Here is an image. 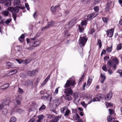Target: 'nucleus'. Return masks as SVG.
Segmentation results:
<instances>
[{"label": "nucleus", "instance_id": "obj_27", "mask_svg": "<svg viewBox=\"0 0 122 122\" xmlns=\"http://www.w3.org/2000/svg\"><path fill=\"white\" fill-rule=\"evenodd\" d=\"M60 118L61 117H56L54 119L50 120L49 122H58Z\"/></svg>", "mask_w": 122, "mask_h": 122}, {"label": "nucleus", "instance_id": "obj_11", "mask_svg": "<svg viewBox=\"0 0 122 122\" xmlns=\"http://www.w3.org/2000/svg\"><path fill=\"white\" fill-rule=\"evenodd\" d=\"M82 96L84 99L86 100H90L92 97L89 94L86 93H83L82 95Z\"/></svg>", "mask_w": 122, "mask_h": 122}, {"label": "nucleus", "instance_id": "obj_63", "mask_svg": "<svg viewBox=\"0 0 122 122\" xmlns=\"http://www.w3.org/2000/svg\"><path fill=\"white\" fill-rule=\"evenodd\" d=\"M35 119L34 118H32L29 120L28 122H35Z\"/></svg>", "mask_w": 122, "mask_h": 122}, {"label": "nucleus", "instance_id": "obj_52", "mask_svg": "<svg viewBox=\"0 0 122 122\" xmlns=\"http://www.w3.org/2000/svg\"><path fill=\"white\" fill-rule=\"evenodd\" d=\"M108 73L110 75H111L113 73V71L110 68L108 69L107 70Z\"/></svg>", "mask_w": 122, "mask_h": 122}, {"label": "nucleus", "instance_id": "obj_59", "mask_svg": "<svg viewBox=\"0 0 122 122\" xmlns=\"http://www.w3.org/2000/svg\"><path fill=\"white\" fill-rule=\"evenodd\" d=\"M11 19H7L5 21V22L6 24H8L11 21Z\"/></svg>", "mask_w": 122, "mask_h": 122}, {"label": "nucleus", "instance_id": "obj_34", "mask_svg": "<svg viewBox=\"0 0 122 122\" xmlns=\"http://www.w3.org/2000/svg\"><path fill=\"white\" fill-rule=\"evenodd\" d=\"M79 26V31L80 33L84 31V29L83 26H80L79 25H78Z\"/></svg>", "mask_w": 122, "mask_h": 122}, {"label": "nucleus", "instance_id": "obj_39", "mask_svg": "<svg viewBox=\"0 0 122 122\" xmlns=\"http://www.w3.org/2000/svg\"><path fill=\"white\" fill-rule=\"evenodd\" d=\"M20 3L19 0H15L14 1V5H19Z\"/></svg>", "mask_w": 122, "mask_h": 122}, {"label": "nucleus", "instance_id": "obj_47", "mask_svg": "<svg viewBox=\"0 0 122 122\" xmlns=\"http://www.w3.org/2000/svg\"><path fill=\"white\" fill-rule=\"evenodd\" d=\"M17 72V71L16 69H14L12 70L10 72V73L11 74H14L16 73Z\"/></svg>", "mask_w": 122, "mask_h": 122}, {"label": "nucleus", "instance_id": "obj_38", "mask_svg": "<svg viewBox=\"0 0 122 122\" xmlns=\"http://www.w3.org/2000/svg\"><path fill=\"white\" fill-rule=\"evenodd\" d=\"M97 45H99V47L100 48H101L102 46L101 44V40L100 39H98V40L97 42Z\"/></svg>", "mask_w": 122, "mask_h": 122}, {"label": "nucleus", "instance_id": "obj_26", "mask_svg": "<svg viewBox=\"0 0 122 122\" xmlns=\"http://www.w3.org/2000/svg\"><path fill=\"white\" fill-rule=\"evenodd\" d=\"M46 106L44 104H43L39 108V111L43 112L46 109Z\"/></svg>", "mask_w": 122, "mask_h": 122}, {"label": "nucleus", "instance_id": "obj_16", "mask_svg": "<svg viewBox=\"0 0 122 122\" xmlns=\"http://www.w3.org/2000/svg\"><path fill=\"white\" fill-rule=\"evenodd\" d=\"M76 18H74L72 20L67 24L69 27H71L73 25L76 23Z\"/></svg>", "mask_w": 122, "mask_h": 122}, {"label": "nucleus", "instance_id": "obj_29", "mask_svg": "<svg viewBox=\"0 0 122 122\" xmlns=\"http://www.w3.org/2000/svg\"><path fill=\"white\" fill-rule=\"evenodd\" d=\"M9 84L8 83H6L3 86L1 87V89H5L9 87Z\"/></svg>", "mask_w": 122, "mask_h": 122}, {"label": "nucleus", "instance_id": "obj_5", "mask_svg": "<svg viewBox=\"0 0 122 122\" xmlns=\"http://www.w3.org/2000/svg\"><path fill=\"white\" fill-rule=\"evenodd\" d=\"M87 40V39L86 38V36H80L78 42L81 47L83 46L85 44Z\"/></svg>", "mask_w": 122, "mask_h": 122}, {"label": "nucleus", "instance_id": "obj_21", "mask_svg": "<svg viewBox=\"0 0 122 122\" xmlns=\"http://www.w3.org/2000/svg\"><path fill=\"white\" fill-rule=\"evenodd\" d=\"M55 24V22L53 21L49 22L46 25V26L48 27V29L50 27L53 26Z\"/></svg>", "mask_w": 122, "mask_h": 122}, {"label": "nucleus", "instance_id": "obj_61", "mask_svg": "<svg viewBox=\"0 0 122 122\" xmlns=\"http://www.w3.org/2000/svg\"><path fill=\"white\" fill-rule=\"evenodd\" d=\"M94 9L95 11L97 12L99 10V8L98 6H96L94 7Z\"/></svg>", "mask_w": 122, "mask_h": 122}, {"label": "nucleus", "instance_id": "obj_53", "mask_svg": "<svg viewBox=\"0 0 122 122\" xmlns=\"http://www.w3.org/2000/svg\"><path fill=\"white\" fill-rule=\"evenodd\" d=\"M14 9V8L12 7H8L7 8L8 10L10 11L11 12H12L13 10Z\"/></svg>", "mask_w": 122, "mask_h": 122}, {"label": "nucleus", "instance_id": "obj_46", "mask_svg": "<svg viewBox=\"0 0 122 122\" xmlns=\"http://www.w3.org/2000/svg\"><path fill=\"white\" fill-rule=\"evenodd\" d=\"M30 62V60L29 59H27L26 60H23V62L24 64H27L28 63Z\"/></svg>", "mask_w": 122, "mask_h": 122}, {"label": "nucleus", "instance_id": "obj_43", "mask_svg": "<svg viewBox=\"0 0 122 122\" xmlns=\"http://www.w3.org/2000/svg\"><path fill=\"white\" fill-rule=\"evenodd\" d=\"M44 116L42 114L38 116V118L39 119L41 120L44 118Z\"/></svg>", "mask_w": 122, "mask_h": 122}, {"label": "nucleus", "instance_id": "obj_45", "mask_svg": "<svg viewBox=\"0 0 122 122\" xmlns=\"http://www.w3.org/2000/svg\"><path fill=\"white\" fill-rule=\"evenodd\" d=\"M102 68L104 71L106 72L107 71L106 66L105 65H103L102 67Z\"/></svg>", "mask_w": 122, "mask_h": 122}, {"label": "nucleus", "instance_id": "obj_3", "mask_svg": "<svg viewBox=\"0 0 122 122\" xmlns=\"http://www.w3.org/2000/svg\"><path fill=\"white\" fill-rule=\"evenodd\" d=\"M119 63V61L117 57L112 56L110 57V59L108 61L107 66L110 68L112 67L115 70L116 68L117 65Z\"/></svg>", "mask_w": 122, "mask_h": 122}, {"label": "nucleus", "instance_id": "obj_57", "mask_svg": "<svg viewBox=\"0 0 122 122\" xmlns=\"http://www.w3.org/2000/svg\"><path fill=\"white\" fill-rule=\"evenodd\" d=\"M2 113L4 115H6L7 113V110L6 109H4L2 112Z\"/></svg>", "mask_w": 122, "mask_h": 122}, {"label": "nucleus", "instance_id": "obj_15", "mask_svg": "<svg viewBox=\"0 0 122 122\" xmlns=\"http://www.w3.org/2000/svg\"><path fill=\"white\" fill-rule=\"evenodd\" d=\"M114 30V29H112L107 30V36L110 37H112L113 35Z\"/></svg>", "mask_w": 122, "mask_h": 122}, {"label": "nucleus", "instance_id": "obj_64", "mask_svg": "<svg viewBox=\"0 0 122 122\" xmlns=\"http://www.w3.org/2000/svg\"><path fill=\"white\" fill-rule=\"evenodd\" d=\"M69 11L68 10H65L64 11V13L66 15L69 14Z\"/></svg>", "mask_w": 122, "mask_h": 122}, {"label": "nucleus", "instance_id": "obj_33", "mask_svg": "<svg viewBox=\"0 0 122 122\" xmlns=\"http://www.w3.org/2000/svg\"><path fill=\"white\" fill-rule=\"evenodd\" d=\"M69 95L66 94V96L65 97V99L68 100V101H70L71 99V98L70 96Z\"/></svg>", "mask_w": 122, "mask_h": 122}, {"label": "nucleus", "instance_id": "obj_32", "mask_svg": "<svg viewBox=\"0 0 122 122\" xmlns=\"http://www.w3.org/2000/svg\"><path fill=\"white\" fill-rule=\"evenodd\" d=\"M12 13H17L19 11V9L17 6L15 8H14Z\"/></svg>", "mask_w": 122, "mask_h": 122}, {"label": "nucleus", "instance_id": "obj_50", "mask_svg": "<svg viewBox=\"0 0 122 122\" xmlns=\"http://www.w3.org/2000/svg\"><path fill=\"white\" fill-rule=\"evenodd\" d=\"M81 104L82 106L85 108L86 107L87 105V104H85L84 102H82L81 103Z\"/></svg>", "mask_w": 122, "mask_h": 122}, {"label": "nucleus", "instance_id": "obj_17", "mask_svg": "<svg viewBox=\"0 0 122 122\" xmlns=\"http://www.w3.org/2000/svg\"><path fill=\"white\" fill-rule=\"evenodd\" d=\"M33 82V80H28L25 82L24 85L26 86L32 85Z\"/></svg>", "mask_w": 122, "mask_h": 122}, {"label": "nucleus", "instance_id": "obj_49", "mask_svg": "<svg viewBox=\"0 0 122 122\" xmlns=\"http://www.w3.org/2000/svg\"><path fill=\"white\" fill-rule=\"evenodd\" d=\"M59 88V87L55 89V92H54V95H56L58 94V89Z\"/></svg>", "mask_w": 122, "mask_h": 122}, {"label": "nucleus", "instance_id": "obj_1", "mask_svg": "<svg viewBox=\"0 0 122 122\" xmlns=\"http://www.w3.org/2000/svg\"><path fill=\"white\" fill-rule=\"evenodd\" d=\"M37 37L38 36H36L33 38L26 39L27 43H30L29 46L27 48L28 50H32L35 49V47L40 45L41 41L37 39Z\"/></svg>", "mask_w": 122, "mask_h": 122}, {"label": "nucleus", "instance_id": "obj_51", "mask_svg": "<svg viewBox=\"0 0 122 122\" xmlns=\"http://www.w3.org/2000/svg\"><path fill=\"white\" fill-rule=\"evenodd\" d=\"M16 61L19 64H20L23 62V60L21 59H16Z\"/></svg>", "mask_w": 122, "mask_h": 122}, {"label": "nucleus", "instance_id": "obj_44", "mask_svg": "<svg viewBox=\"0 0 122 122\" xmlns=\"http://www.w3.org/2000/svg\"><path fill=\"white\" fill-rule=\"evenodd\" d=\"M17 7L19 9H23L25 8L24 5H20L19 6H17Z\"/></svg>", "mask_w": 122, "mask_h": 122}, {"label": "nucleus", "instance_id": "obj_40", "mask_svg": "<svg viewBox=\"0 0 122 122\" xmlns=\"http://www.w3.org/2000/svg\"><path fill=\"white\" fill-rule=\"evenodd\" d=\"M16 118L14 117H12L11 118L9 122H16Z\"/></svg>", "mask_w": 122, "mask_h": 122}, {"label": "nucleus", "instance_id": "obj_55", "mask_svg": "<svg viewBox=\"0 0 122 122\" xmlns=\"http://www.w3.org/2000/svg\"><path fill=\"white\" fill-rule=\"evenodd\" d=\"M109 114L110 115L114 113V111L113 109H109Z\"/></svg>", "mask_w": 122, "mask_h": 122}, {"label": "nucleus", "instance_id": "obj_28", "mask_svg": "<svg viewBox=\"0 0 122 122\" xmlns=\"http://www.w3.org/2000/svg\"><path fill=\"white\" fill-rule=\"evenodd\" d=\"M92 80V79H90V78H88V80L86 84V87H89L90 85L91 84Z\"/></svg>", "mask_w": 122, "mask_h": 122}, {"label": "nucleus", "instance_id": "obj_8", "mask_svg": "<svg viewBox=\"0 0 122 122\" xmlns=\"http://www.w3.org/2000/svg\"><path fill=\"white\" fill-rule=\"evenodd\" d=\"M97 97H94L93 99H92V98L90 101L88 103V104H89L91 103L92 102L95 101H99L100 99L102 97L101 95L100 94H99L97 95Z\"/></svg>", "mask_w": 122, "mask_h": 122}, {"label": "nucleus", "instance_id": "obj_22", "mask_svg": "<svg viewBox=\"0 0 122 122\" xmlns=\"http://www.w3.org/2000/svg\"><path fill=\"white\" fill-rule=\"evenodd\" d=\"M100 76L101 77V79L100 80V82L102 83H103L105 79V76L104 75H103L102 73L101 74Z\"/></svg>", "mask_w": 122, "mask_h": 122}, {"label": "nucleus", "instance_id": "obj_48", "mask_svg": "<svg viewBox=\"0 0 122 122\" xmlns=\"http://www.w3.org/2000/svg\"><path fill=\"white\" fill-rule=\"evenodd\" d=\"M107 86L106 84H104L102 87V90L104 91H106L107 89Z\"/></svg>", "mask_w": 122, "mask_h": 122}, {"label": "nucleus", "instance_id": "obj_25", "mask_svg": "<svg viewBox=\"0 0 122 122\" xmlns=\"http://www.w3.org/2000/svg\"><path fill=\"white\" fill-rule=\"evenodd\" d=\"M36 71H28L27 72V74L30 76H32L34 75Z\"/></svg>", "mask_w": 122, "mask_h": 122}, {"label": "nucleus", "instance_id": "obj_35", "mask_svg": "<svg viewBox=\"0 0 122 122\" xmlns=\"http://www.w3.org/2000/svg\"><path fill=\"white\" fill-rule=\"evenodd\" d=\"M87 21L86 20L82 21L81 23V26H83V25H86L87 23Z\"/></svg>", "mask_w": 122, "mask_h": 122}, {"label": "nucleus", "instance_id": "obj_9", "mask_svg": "<svg viewBox=\"0 0 122 122\" xmlns=\"http://www.w3.org/2000/svg\"><path fill=\"white\" fill-rule=\"evenodd\" d=\"M98 14L96 12H94L89 15H86L85 16V18L88 20H90L94 17L97 15Z\"/></svg>", "mask_w": 122, "mask_h": 122}, {"label": "nucleus", "instance_id": "obj_2", "mask_svg": "<svg viewBox=\"0 0 122 122\" xmlns=\"http://www.w3.org/2000/svg\"><path fill=\"white\" fill-rule=\"evenodd\" d=\"M76 84L75 81L72 79L68 80L64 85L65 88H67L65 91L64 92L66 94L69 95H72L73 92L71 88H70V86L74 87Z\"/></svg>", "mask_w": 122, "mask_h": 122}, {"label": "nucleus", "instance_id": "obj_58", "mask_svg": "<svg viewBox=\"0 0 122 122\" xmlns=\"http://www.w3.org/2000/svg\"><path fill=\"white\" fill-rule=\"evenodd\" d=\"M106 106L107 107H112L113 106L112 104L111 103H107L106 104Z\"/></svg>", "mask_w": 122, "mask_h": 122}, {"label": "nucleus", "instance_id": "obj_60", "mask_svg": "<svg viewBox=\"0 0 122 122\" xmlns=\"http://www.w3.org/2000/svg\"><path fill=\"white\" fill-rule=\"evenodd\" d=\"M18 92L19 93L22 94L23 93V91L22 89L19 87L18 89Z\"/></svg>", "mask_w": 122, "mask_h": 122}, {"label": "nucleus", "instance_id": "obj_20", "mask_svg": "<svg viewBox=\"0 0 122 122\" xmlns=\"http://www.w3.org/2000/svg\"><path fill=\"white\" fill-rule=\"evenodd\" d=\"M74 100L73 102H76L77 101L78 102L80 100V99L79 98L77 95L76 93L74 95Z\"/></svg>", "mask_w": 122, "mask_h": 122}, {"label": "nucleus", "instance_id": "obj_19", "mask_svg": "<svg viewBox=\"0 0 122 122\" xmlns=\"http://www.w3.org/2000/svg\"><path fill=\"white\" fill-rule=\"evenodd\" d=\"M114 118H112L111 116L109 115L107 117V120L109 122H112V121H114L113 122H119L118 121H114Z\"/></svg>", "mask_w": 122, "mask_h": 122}, {"label": "nucleus", "instance_id": "obj_24", "mask_svg": "<svg viewBox=\"0 0 122 122\" xmlns=\"http://www.w3.org/2000/svg\"><path fill=\"white\" fill-rule=\"evenodd\" d=\"M4 3L5 5L7 6H10L11 4V2L9 0H6Z\"/></svg>", "mask_w": 122, "mask_h": 122}, {"label": "nucleus", "instance_id": "obj_62", "mask_svg": "<svg viewBox=\"0 0 122 122\" xmlns=\"http://www.w3.org/2000/svg\"><path fill=\"white\" fill-rule=\"evenodd\" d=\"M25 7L27 8V10H29L30 9V8L29 5L27 3H25Z\"/></svg>", "mask_w": 122, "mask_h": 122}, {"label": "nucleus", "instance_id": "obj_56", "mask_svg": "<svg viewBox=\"0 0 122 122\" xmlns=\"http://www.w3.org/2000/svg\"><path fill=\"white\" fill-rule=\"evenodd\" d=\"M117 72L119 74L121 77L122 76V70H118L117 71Z\"/></svg>", "mask_w": 122, "mask_h": 122}, {"label": "nucleus", "instance_id": "obj_18", "mask_svg": "<svg viewBox=\"0 0 122 122\" xmlns=\"http://www.w3.org/2000/svg\"><path fill=\"white\" fill-rule=\"evenodd\" d=\"M112 94L111 92H109L107 94L105 97V99L106 101H108L111 99L112 97Z\"/></svg>", "mask_w": 122, "mask_h": 122}, {"label": "nucleus", "instance_id": "obj_36", "mask_svg": "<svg viewBox=\"0 0 122 122\" xmlns=\"http://www.w3.org/2000/svg\"><path fill=\"white\" fill-rule=\"evenodd\" d=\"M24 34H22L20 37L19 38V40L21 42L23 41L24 39Z\"/></svg>", "mask_w": 122, "mask_h": 122}, {"label": "nucleus", "instance_id": "obj_30", "mask_svg": "<svg viewBox=\"0 0 122 122\" xmlns=\"http://www.w3.org/2000/svg\"><path fill=\"white\" fill-rule=\"evenodd\" d=\"M46 116L47 118L49 119H52L54 117V116L53 114H46Z\"/></svg>", "mask_w": 122, "mask_h": 122}, {"label": "nucleus", "instance_id": "obj_6", "mask_svg": "<svg viewBox=\"0 0 122 122\" xmlns=\"http://www.w3.org/2000/svg\"><path fill=\"white\" fill-rule=\"evenodd\" d=\"M61 113L64 114V116L65 117H67L71 114V112L69 110L66 108L65 106L62 107L61 109Z\"/></svg>", "mask_w": 122, "mask_h": 122}, {"label": "nucleus", "instance_id": "obj_4", "mask_svg": "<svg viewBox=\"0 0 122 122\" xmlns=\"http://www.w3.org/2000/svg\"><path fill=\"white\" fill-rule=\"evenodd\" d=\"M51 10L53 12H55L56 15L59 16H61L62 15V14L61 13V9L60 8V5H58L54 7H52L51 8Z\"/></svg>", "mask_w": 122, "mask_h": 122}, {"label": "nucleus", "instance_id": "obj_54", "mask_svg": "<svg viewBox=\"0 0 122 122\" xmlns=\"http://www.w3.org/2000/svg\"><path fill=\"white\" fill-rule=\"evenodd\" d=\"M101 0H95L93 2V4L94 5L97 4Z\"/></svg>", "mask_w": 122, "mask_h": 122}, {"label": "nucleus", "instance_id": "obj_10", "mask_svg": "<svg viewBox=\"0 0 122 122\" xmlns=\"http://www.w3.org/2000/svg\"><path fill=\"white\" fill-rule=\"evenodd\" d=\"M10 101L8 100H3L1 101V104H0V109H2L5 106L9 105Z\"/></svg>", "mask_w": 122, "mask_h": 122}, {"label": "nucleus", "instance_id": "obj_13", "mask_svg": "<svg viewBox=\"0 0 122 122\" xmlns=\"http://www.w3.org/2000/svg\"><path fill=\"white\" fill-rule=\"evenodd\" d=\"M50 96V94L48 92L44 93L43 94V96H42L41 97V98L42 99H43L44 100H47L48 98Z\"/></svg>", "mask_w": 122, "mask_h": 122}, {"label": "nucleus", "instance_id": "obj_14", "mask_svg": "<svg viewBox=\"0 0 122 122\" xmlns=\"http://www.w3.org/2000/svg\"><path fill=\"white\" fill-rule=\"evenodd\" d=\"M61 102V99H57L54 101L53 104L54 105H55L56 107H57L59 106Z\"/></svg>", "mask_w": 122, "mask_h": 122}, {"label": "nucleus", "instance_id": "obj_31", "mask_svg": "<svg viewBox=\"0 0 122 122\" xmlns=\"http://www.w3.org/2000/svg\"><path fill=\"white\" fill-rule=\"evenodd\" d=\"M9 12L8 10H5L3 11L2 14L5 16H7L8 15Z\"/></svg>", "mask_w": 122, "mask_h": 122}, {"label": "nucleus", "instance_id": "obj_12", "mask_svg": "<svg viewBox=\"0 0 122 122\" xmlns=\"http://www.w3.org/2000/svg\"><path fill=\"white\" fill-rule=\"evenodd\" d=\"M22 97L21 95H18L15 98L13 101L14 102H15L18 105H20L21 104V101L22 100Z\"/></svg>", "mask_w": 122, "mask_h": 122}, {"label": "nucleus", "instance_id": "obj_42", "mask_svg": "<svg viewBox=\"0 0 122 122\" xmlns=\"http://www.w3.org/2000/svg\"><path fill=\"white\" fill-rule=\"evenodd\" d=\"M112 46L110 47H108L106 49L107 51L108 52H111L112 50Z\"/></svg>", "mask_w": 122, "mask_h": 122}, {"label": "nucleus", "instance_id": "obj_7", "mask_svg": "<svg viewBox=\"0 0 122 122\" xmlns=\"http://www.w3.org/2000/svg\"><path fill=\"white\" fill-rule=\"evenodd\" d=\"M114 6V3L111 1L108 0L106 4L105 8V11L106 12L109 11L111 8H113Z\"/></svg>", "mask_w": 122, "mask_h": 122}, {"label": "nucleus", "instance_id": "obj_23", "mask_svg": "<svg viewBox=\"0 0 122 122\" xmlns=\"http://www.w3.org/2000/svg\"><path fill=\"white\" fill-rule=\"evenodd\" d=\"M73 118L74 119L76 120H78L80 119V117L77 113H76L74 115Z\"/></svg>", "mask_w": 122, "mask_h": 122}, {"label": "nucleus", "instance_id": "obj_37", "mask_svg": "<svg viewBox=\"0 0 122 122\" xmlns=\"http://www.w3.org/2000/svg\"><path fill=\"white\" fill-rule=\"evenodd\" d=\"M122 44L121 43L118 44L117 47V50H119L121 49L122 48Z\"/></svg>", "mask_w": 122, "mask_h": 122}, {"label": "nucleus", "instance_id": "obj_41", "mask_svg": "<svg viewBox=\"0 0 122 122\" xmlns=\"http://www.w3.org/2000/svg\"><path fill=\"white\" fill-rule=\"evenodd\" d=\"M102 20H103V22L104 23H105L106 24L108 22V18H106L105 17H103L102 18Z\"/></svg>", "mask_w": 122, "mask_h": 122}]
</instances>
